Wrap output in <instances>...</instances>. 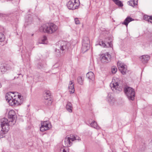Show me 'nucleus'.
<instances>
[{
  "instance_id": "f257e3e1",
  "label": "nucleus",
  "mask_w": 152,
  "mask_h": 152,
  "mask_svg": "<svg viewBox=\"0 0 152 152\" xmlns=\"http://www.w3.org/2000/svg\"><path fill=\"white\" fill-rule=\"evenodd\" d=\"M5 98L10 105L12 106L20 105L23 102V96L17 92H8L6 94Z\"/></svg>"
},
{
  "instance_id": "f03ea898",
  "label": "nucleus",
  "mask_w": 152,
  "mask_h": 152,
  "mask_svg": "<svg viewBox=\"0 0 152 152\" xmlns=\"http://www.w3.org/2000/svg\"><path fill=\"white\" fill-rule=\"evenodd\" d=\"M69 44L67 42L60 40L56 44V48L55 52L57 56H60L63 55L68 49Z\"/></svg>"
},
{
  "instance_id": "7ed1b4c3",
  "label": "nucleus",
  "mask_w": 152,
  "mask_h": 152,
  "mask_svg": "<svg viewBox=\"0 0 152 152\" xmlns=\"http://www.w3.org/2000/svg\"><path fill=\"white\" fill-rule=\"evenodd\" d=\"M80 140V137L76 135H70V136H67L64 139L65 147H70L72 145V141L75 140Z\"/></svg>"
},
{
  "instance_id": "20e7f679",
  "label": "nucleus",
  "mask_w": 152,
  "mask_h": 152,
  "mask_svg": "<svg viewBox=\"0 0 152 152\" xmlns=\"http://www.w3.org/2000/svg\"><path fill=\"white\" fill-rule=\"evenodd\" d=\"M1 123V127L2 128V131L4 132H7L9 130V126L13 125L11 122H8L7 118H4L1 119L0 120Z\"/></svg>"
},
{
  "instance_id": "39448f33",
  "label": "nucleus",
  "mask_w": 152,
  "mask_h": 152,
  "mask_svg": "<svg viewBox=\"0 0 152 152\" xmlns=\"http://www.w3.org/2000/svg\"><path fill=\"white\" fill-rule=\"evenodd\" d=\"M124 92L129 100L133 101L134 99L135 91L134 89L129 87H126L124 89Z\"/></svg>"
},
{
  "instance_id": "423d86ee",
  "label": "nucleus",
  "mask_w": 152,
  "mask_h": 152,
  "mask_svg": "<svg viewBox=\"0 0 152 152\" xmlns=\"http://www.w3.org/2000/svg\"><path fill=\"white\" fill-rule=\"evenodd\" d=\"M110 87L113 92L118 93L122 90V86L119 85L118 83L115 82V80H112L110 84Z\"/></svg>"
},
{
  "instance_id": "0eeeda50",
  "label": "nucleus",
  "mask_w": 152,
  "mask_h": 152,
  "mask_svg": "<svg viewBox=\"0 0 152 152\" xmlns=\"http://www.w3.org/2000/svg\"><path fill=\"white\" fill-rule=\"evenodd\" d=\"M79 5V0H70L67 4L68 8L71 10L76 9Z\"/></svg>"
},
{
  "instance_id": "6e6552de",
  "label": "nucleus",
  "mask_w": 152,
  "mask_h": 152,
  "mask_svg": "<svg viewBox=\"0 0 152 152\" xmlns=\"http://www.w3.org/2000/svg\"><path fill=\"white\" fill-rule=\"evenodd\" d=\"M90 41L88 37H85L83 38L82 42V50L84 53L87 51L90 48Z\"/></svg>"
},
{
  "instance_id": "1a4fd4ad",
  "label": "nucleus",
  "mask_w": 152,
  "mask_h": 152,
  "mask_svg": "<svg viewBox=\"0 0 152 152\" xmlns=\"http://www.w3.org/2000/svg\"><path fill=\"white\" fill-rule=\"evenodd\" d=\"M111 56L108 53L102 54L100 56V60L102 63L106 64L110 62L111 59Z\"/></svg>"
},
{
  "instance_id": "9d476101",
  "label": "nucleus",
  "mask_w": 152,
  "mask_h": 152,
  "mask_svg": "<svg viewBox=\"0 0 152 152\" xmlns=\"http://www.w3.org/2000/svg\"><path fill=\"white\" fill-rule=\"evenodd\" d=\"M118 69L123 75H125L127 72V66L124 64L118 62L117 63Z\"/></svg>"
},
{
  "instance_id": "9b49d317",
  "label": "nucleus",
  "mask_w": 152,
  "mask_h": 152,
  "mask_svg": "<svg viewBox=\"0 0 152 152\" xmlns=\"http://www.w3.org/2000/svg\"><path fill=\"white\" fill-rule=\"evenodd\" d=\"M8 116L10 122L12 123V124L14 125L15 123L16 119V115L14 111L13 110H10L8 113Z\"/></svg>"
},
{
  "instance_id": "f8f14e48",
  "label": "nucleus",
  "mask_w": 152,
  "mask_h": 152,
  "mask_svg": "<svg viewBox=\"0 0 152 152\" xmlns=\"http://www.w3.org/2000/svg\"><path fill=\"white\" fill-rule=\"evenodd\" d=\"M58 29V27L53 23H48V33L52 34L55 32Z\"/></svg>"
},
{
  "instance_id": "ddd939ff",
  "label": "nucleus",
  "mask_w": 152,
  "mask_h": 152,
  "mask_svg": "<svg viewBox=\"0 0 152 152\" xmlns=\"http://www.w3.org/2000/svg\"><path fill=\"white\" fill-rule=\"evenodd\" d=\"M107 101L110 106L113 105L115 102V98L112 96L111 93H110L108 94Z\"/></svg>"
},
{
  "instance_id": "4468645a",
  "label": "nucleus",
  "mask_w": 152,
  "mask_h": 152,
  "mask_svg": "<svg viewBox=\"0 0 152 152\" xmlns=\"http://www.w3.org/2000/svg\"><path fill=\"white\" fill-rule=\"evenodd\" d=\"M105 42H104L103 41H102L101 42H99V43L97 44L96 45H99L101 46H103L104 47H111L112 46V42L111 41L107 42L105 41Z\"/></svg>"
},
{
  "instance_id": "2eb2a0df",
  "label": "nucleus",
  "mask_w": 152,
  "mask_h": 152,
  "mask_svg": "<svg viewBox=\"0 0 152 152\" xmlns=\"http://www.w3.org/2000/svg\"><path fill=\"white\" fill-rule=\"evenodd\" d=\"M150 58V56L148 55H144L140 57L141 61L144 63H147Z\"/></svg>"
},
{
  "instance_id": "dca6fc26",
  "label": "nucleus",
  "mask_w": 152,
  "mask_h": 152,
  "mask_svg": "<svg viewBox=\"0 0 152 152\" xmlns=\"http://www.w3.org/2000/svg\"><path fill=\"white\" fill-rule=\"evenodd\" d=\"M48 106L51 105L53 101V96L50 91H48Z\"/></svg>"
},
{
  "instance_id": "f3484780",
  "label": "nucleus",
  "mask_w": 152,
  "mask_h": 152,
  "mask_svg": "<svg viewBox=\"0 0 152 152\" xmlns=\"http://www.w3.org/2000/svg\"><path fill=\"white\" fill-rule=\"evenodd\" d=\"M73 82L70 81L69 82V84L68 86L69 91L70 94L74 93L75 92V89L74 86Z\"/></svg>"
},
{
  "instance_id": "a211bd4d",
  "label": "nucleus",
  "mask_w": 152,
  "mask_h": 152,
  "mask_svg": "<svg viewBox=\"0 0 152 152\" xmlns=\"http://www.w3.org/2000/svg\"><path fill=\"white\" fill-rule=\"evenodd\" d=\"M134 20V19L130 17H127L124 20L122 24L126 25V27H127L128 23Z\"/></svg>"
},
{
  "instance_id": "6ab92c4d",
  "label": "nucleus",
  "mask_w": 152,
  "mask_h": 152,
  "mask_svg": "<svg viewBox=\"0 0 152 152\" xmlns=\"http://www.w3.org/2000/svg\"><path fill=\"white\" fill-rule=\"evenodd\" d=\"M86 77L88 79L92 80H93L94 79V74L92 72H90L87 73Z\"/></svg>"
},
{
  "instance_id": "aec40b11",
  "label": "nucleus",
  "mask_w": 152,
  "mask_h": 152,
  "mask_svg": "<svg viewBox=\"0 0 152 152\" xmlns=\"http://www.w3.org/2000/svg\"><path fill=\"white\" fill-rule=\"evenodd\" d=\"M39 30L41 32H48V26L46 24H43L39 28Z\"/></svg>"
},
{
  "instance_id": "412c9836",
  "label": "nucleus",
  "mask_w": 152,
  "mask_h": 152,
  "mask_svg": "<svg viewBox=\"0 0 152 152\" xmlns=\"http://www.w3.org/2000/svg\"><path fill=\"white\" fill-rule=\"evenodd\" d=\"M0 69L1 72L3 73L5 72L8 69L7 65L5 64H1L0 66Z\"/></svg>"
},
{
  "instance_id": "4be33fe9",
  "label": "nucleus",
  "mask_w": 152,
  "mask_h": 152,
  "mask_svg": "<svg viewBox=\"0 0 152 152\" xmlns=\"http://www.w3.org/2000/svg\"><path fill=\"white\" fill-rule=\"evenodd\" d=\"M66 109L70 113L72 112V106L71 103L69 102H67L66 106Z\"/></svg>"
},
{
  "instance_id": "5701e85b",
  "label": "nucleus",
  "mask_w": 152,
  "mask_h": 152,
  "mask_svg": "<svg viewBox=\"0 0 152 152\" xmlns=\"http://www.w3.org/2000/svg\"><path fill=\"white\" fill-rule=\"evenodd\" d=\"M91 126L97 130L100 129V127L97 125V123L95 121L92 122L90 124Z\"/></svg>"
},
{
  "instance_id": "b1692460",
  "label": "nucleus",
  "mask_w": 152,
  "mask_h": 152,
  "mask_svg": "<svg viewBox=\"0 0 152 152\" xmlns=\"http://www.w3.org/2000/svg\"><path fill=\"white\" fill-rule=\"evenodd\" d=\"M48 90H45L42 93V99L43 100H48Z\"/></svg>"
},
{
  "instance_id": "393cba45",
  "label": "nucleus",
  "mask_w": 152,
  "mask_h": 152,
  "mask_svg": "<svg viewBox=\"0 0 152 152\" xmlns=\"http://www.w3.org/2000/svg\"><path fill=\"white\" fill-rule=\"evenodd\" d=\"M69 149L68 147L64 146L60 149V152H69Z\"/></svg>"
},
{
  "instance_id": "a878e982",
  "label": "nucleus",
  "mask_w": 152,
  "mask_h": 152,
  "mask_svg": "<svg viewBox=\"0 0 152 152\" xmlns=\"http://www.w3.org/2000/svg\"><path fill=\"white\" fill-rule=\"evenodd\" d=\"M115 4L119 7H122L123 4L121 1L119 0H112Z\"/></svg>"
},
{
  "instance_id": "bb28decb",
  "label": "nucleus",
  "mask_w": 152,
  "mask_h": 152,
  "mask_svg": "<svg viewBox=\"0 0 152 152\" xmlns=\"http://www.w3.org/2000/svg\"><path fill=\"white\" fill-rule=\"evenodd\" d=\"M47 37L45 36H44L43 37V39H42L41 42H40L39 43L47 44Z\"/></svg>"
},
{
  "instance_id": "cd10ccee",
  "label": "nucleus",
  "mask_w": 152,
  "mask_h": 152,
  "mask_svg": "<svg viewBox=\"0 0 152 152\" xmlns=\"http://www.w3.org/2000/svg\"><path fill=\"white\" fill-rule=\"evenodd\" d=\"M152 17L151 16H149L147 15H145L143 16V19L147 21L148 22L149 19L152 20Z\"/></svg>"
},
{
  "instance_id": "c85d7f7f",
  "label": "nucleus",
  "mask_w": 152,
  "mask_h": 152,
  "mask_svg": "<svg viewBox=\"0 0 152 152\" xmlns=\"http://www.w3.org/2000/svg\"><path fill=\"white\" fill-rule=\"evenodd\" d=\"M77 81L78 83L82 85L83 84V79L82 77H78L77 79Z\"/></svg>"
},
{
  "instance_id": "c756f323",
  "label": "nucleus",
  "mask_w": 152,
  "mask_h": 152,
  "mask_svg": "<svg viewBox=\"0 0 152 152\" xmlns=\"http://www.w3.org/2000/svg\"><path fill=\"white\" fill-rule=\"evenodd\" d=\"M48 130V126L45 127V126H43L41 125V126L40 128V130L41 131H44Z\"/></svg>"
},
{
  "instance_id": "7c9ffc66",
  "label": "nucleus",
  "mask_w": 152,
  "mask_h": 152,
  "mask_svg": "<svg viewBox=\"0 0 152 152\" xmlns=\"http://www.w3.org/2000/svg\"><path fill=\"white\" fill-rule=\"evenodd\" d=\"M117 70V69L116 67L113 66L111 68V72L113 74H115Z\"/></svg>"
},
{
  "instance_id": "2f4dec72",
  "label": "nucleus",
  "mask_w": 152,
  "mask_h": 152,
  "mask_svg": "<svg viewBox=\"0 0 152 152\" xmlns=\"http://www.w3.org/2000/svg\"><path fill=\"white\" fill-rule=\"evenodd\" d=\"M4 34L1 33H0V42H2L4 40Z\"/></svg>"
},
{
  "instance_id": "473e14b6",
  "label": "nucleus",
  "mask_w": 152,
  "mask_h": 152,
  "mask_svg": "<svg viewBox=\"0 0 152 152\" xmlns=\"http://www.w3.org/2000/svg\"><path fill=\"white\" fill-rule=\"evenodd\" d=\"M41 125L42 126H45V127L48 126V123L47 121L43 122L41 123Z\"/></svg>"
},
{
  "instance_id": "72a5a7b5",
  "label": "nucleus",
  "mask_w": 152,
  "mask_h": 152,
  "mask_svg": "<svg viewBox=\"0 0 152 152\" xmlns=\"http://www.w3.org/2000/svg\"><path fill=\"white\" fill-rule=\"evenodd\" d=\"M59 66V62L56 63L53 66V68H56L58 67Z\"/></svg>"
},
{
  "instance_id": "f704fd0d",
  "label": "nucleus",
  "mask_w": 152,
  "mask_h": 152,
  "mask_svg": "<svg viewBox=\"0 0 152 152\" xmlns=\"http://www.w3.org/2000/svg\"><path fill=\"white\" fill-rule=\"evenodd\" d=\"M128 4L130 6H131L133 7H134L133 4V1H129L128 2Z\"/></svg>"
},
{
  "instance_id": "c9c22d12",
  "label": "nucleus",
  "mask_w": 152,
  "mask_h": 152,
  "mask_svg": "<svg viewBox=\"0 0 152 152\" xmlns=\"http://www.w3.org/2000/svg\"><path fill=\"white\" fill-rule=\"evenodd\" d=\"M133 1L134 7L137 5L138 3V0H133Z\"/></svg>"
},
{
  "instance_id": "e433bc0d",
  "label": "nucleus",
  "mask_w": 152,
  "mask_h": 152,
  "mask_svg": "<svg viewBox=\"0 0 152 152\" xmlns=\"http://www.w3.org/2000/svg\"><path fill=\"white\" fill-rule=\"evenodd\" d=\"M75 21L76 24H78L80 23V21L78 18H75Z\"/></svg>"
},
{
  "instance_id": "4c0bfd02",
  "label": "nucleus",
  "mask_w": 152,
  "mask_h": 152,
  "mask_svg": "<svg viewBox=\"0 0 152 152\" xmlns=\"http://www.w3.org/2000/svg\"><path fill=\"white\" fill-rule=\"evenodd\" d=\"M52 126L50 122L48 121V130L52 128Z\"/></svg>"
},
{
  "instance_id": "58836bf2",
  "label": "nucleus",
  "mask_w": 152,
  "mask_h": 152,
  "mask_svg": "<svg viewBox=\"0 0 152 152\" xmlns=\"http://www.w3.org/2000/svg\"><path fill=\"white\" fill-rule=\"evenodd\" d=\"M151 17H152V16H151ZM148 22H149L151 23H152V20L149 19V20Z\"/></svg>"
},
{
  "instance_id": "ea45409f",
  "label": "nucleus",
  "mask_w": 152,
  "mask_h": 152,
  "mask_svg": "<svg viewBox=\"0 0 152 152\" xmlns=\"http://www.w3.org/2000/svg\"><path fill=\"white\" fill-rule=\"evenodd\" d=\"M4 16V15H3V14H1V15H0V16Z\"/></svg>"
}]
</instances>
